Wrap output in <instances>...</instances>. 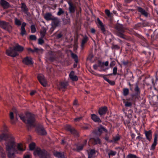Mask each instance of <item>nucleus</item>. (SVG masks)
<instances>
[{"mask_svg":"<svg viewBox=\"0 0 158 158\" xmlns=\"http://www.w3.org/2000/svg\"><path fill=\"white\" fill-rule=\"evenodd\" d=\"M107 110V107H103L100 108L99 111V113L100 115H102L105 114Z\"/></svg>","mask_w":158,"mask_h":158,"instance_id":"24","label":"nucleus"},{"mask_svg":"<svg viewBox=\"0 0 158 158\" xmlns=\"http://www.w3.org/2000/svg\"><path fill=\"white\" fill-rule=\"evenodd\" d=\"M19 117L21 120L30 126H32L35 121L34 115L30 113H27L25 115L20 114Z\"/></svg>","mask_w":158,"mask_h":158,"instance_id":"2","label":"nucleus"},{"mask_svg":"<svg viewBox=\"0 0 158 158\" xmlns=\"http://www.w3.org/2000/svg\"><path fill=\"white\" fill-rule=\"evenodd\" d=\"M127 158H137V156L135 155L130 154L127 156Z\"/></svg>","mask_w":158,"mask_h":158,"instance_id":"44","label":"nucleus"},{"mask_svg":"<svg viewBox=\"0 0 158 158\" xmlns=\"http://www.w3.org/2000/svg\"><path fill=\"white\" fill-rule=\"evenodd\" d=\"M132 0H125V1L129 3L131 2Z\"/></svg>","mask_w":158,"mask_h":158,"instance_id":"62","label":"nucleus"},{"mask_svg":"<svg viewBox=\"0 0 158 158\" xmlns=\"http://www.w3.org/2000/svg\"><path fill=\"white\" fill-rule=\"evenodd\" d=\"M34 154L35 156H38L40 158H48L49 156L46 151L42 150L39 148H37L35 150Z\"/></svg>","mask_w":158,"mask_h":158,"instance_id":"4","label":"nucleus"},{"mask_svg":"<svg viewBox=\"0 0 158 158\" xmlns=\"http://www.w3.org/2000/svg\"><path fill=\"white\" fill-rule=\"evenodd\" d=\"M91 118L95 122L97 123H101L102 121L100 118L96 115L93 114H91Z\"/></svg>","mask_w":158,"mask_h":158,"instance_id":"15","label":"nucleus"},{"mask_svg":"<svg viewBox=\"0 0 158 158\" xmlns=\"http://www.w3.org/2000/svg\"><path fill=\"white\" fill-rule=\"evenodd\" d=\"M119 139V136L118 135H117L113 137V140H111L110 142H112L113 143H116Z\"/></svg>","mask_w":158,"mask_h":158,"instance_id":"35","label":"nucleus"},{"mask_svg":"<svg viewBox=\"0 0 158 158\" xmlns=\"http://www.w3.org/2000/svg\"><path fill=\"white\" fill-rule=\"evenodd\" d=\"M135 90L137 94L139 93V89L137 85L136 86L135 89Z\"/></svg>","mask_w":158,"mask_h":158,"instance_id":"48","label":"nucleus"},{"mask_svg":"<svg viewBox=\"0 0 158 158\" xmlns=\"http://www.w3.org/2000/svg\"><path fill=\"white\" fill-rule=\"evenodd\" d=\"M82 117H80L75 118L74 120L75 122H78L80 121L82 119Z\"/></svg>","mask_w":158,"mask_h":158,"instance_id":"49","label":"nucleus"},{"mask_svg":"<svg viewBox=\"0 0 158 158\" xmlns=\"http://www.w3.org/2000/svg\"><path fill=\"white\" fill-rule=\"evenodd\" d=\"M26 23L25 22L23 23L22 24L20 34L22 36H23L26 33L25 27L26 25Z\"/></svg>","mask_w":158,"mask_h":158,"instance_id":"18","label":"nucleus"},{"mask_svg":"<svg viewBox=\"0 0 158 158\" xmlns=\"http://www.w3.org/2000/svg\"><path fill=\"white\" fill-rule=\"evenodd\" d=\"M105 12V13L108 17H110L111 16V14L109 10H106Z\"/></svg>","mask_w":158,"mask_h":158,"instance_id":"45","label":"nucleus"},{"mask_svg":"<svg viewBox=\"0 0 158 158\" xmlns=\"http://www.w3.org/2000/svg\"><path fill=\"white\" fill-rule=\"evenodd\" d=\"M35 147V144L34 143H32L29 145V147L30 150H33Z\"/></svg>","mask_w":158,"mask_h":158,"instance_id":"41","label":"nucleus"},{"mask_svg":"<svg viewBox=\"0 0 158 158\" xmlns=\"http://www.w3.org/2000/svg\"><path fill=\"white\" fill-rule=\"evenodd\" d=\"M107 131V130L104 127L102 126H100L98 128V134L99 135H100L103 131L106 132Z\"/></svg>","mask_w":158,"mask_h":158,"instance_id":"32","label":"nucleus"},{"mask_svg":"<svg viewBox=\"0 0 158 158\" xmlns=\"http://www.w3.org/2000/svg\"><path fill=\"white\" fill-rule=\"evenodd\" d=\"M123 95L126 96H127L129 94V90L127 88H125L123 89Z\"/></svg>","mask_w":158,"mask_h":158,"instance_id":"38","label":"nucleus"},{"mask_svg":"<svg viewBox=\"0 0 158 158\" xmlns=\"http://www.w3.org/2000/svg\"><path fill=\"white\" fill-rule=\"evenodd\" d=\"M21 8L23 11L25 13H27V9L25 4L23 3H22Z\"/></svg>","mask_w":158,"mask_h":158,"instance_id":"34","label":"nucleus"},{"mask_svg":"<svg viewBox=\"0 0 158 158\" xmlns=\"http://www.w3.org/2000/svg\"><path fill=\"white\" fill-rule=\"evenodd\" d=\"M54 155L58 158H65L63 152H56L54 153Z\"/></svg>","mask_w":158,"mask_h":158,"instance_id":"28","label":"nucleus"},{"mask_svg":"<svg viewBox=\"0 0 158 158\" xmlns=\"http://www.w3.org/2000/svg\"><path fill=\"white\" fill-rule=\"evenodd\" d=\"M0 3L2 6L4 8H7L9 7V3L4 0H1Z\"/></svg>","mask_w":158,"mask_h":158,"instance_id":"22","label":"nucleus"},{"mask_svg":"<svg viewBox=\"0 0 158 158\" xmlns=\"http://www.w3.org/2000/svg\"><path fill=\"white\" fill-rule=\"evenodd\" d=\"M38 78L40 83L43 86L45 87L47 85V82L43 75L41 74L38 75Z\"/></svg>","mask_w":158,"mask_h":158,"instance_id":"8","label":"nucleus"},{"mask_svg":"<svg viewBox=\"0 0 158 158\" xmlns=\"http://www.w3.org/2000/svg\"><path fill=\"white\" fill-rule=\"evenodd\" d=\"M17 148L18 151L22 152L25 150V146L22 143H19L18 144Z\"/></svg>","mask_w":158,"mask_h":158,"instance_id":"17","label":"nucleus"},{"mask_svg":"<svg viewBox=\"0 0 158 158\" xmlns=\"http://www.w3.org/2000/svg\"><path fill=\"white\" fill-rule=\"evenodd\" d=\"M104 78V79L106 81H107V82L108 81H109V79H108L107 77H103Z\"/></svg>","mask_w":158,"mask_h":158,"instance_id":"59","label":"nucleus"},{"mask_svg":"<svg viewBox=\"0 0 158 158\" xmlns=\"http://www.w3.org/2000/svg\"><path fill=\"white\" fill-rule=\"evenodd\" d=\"M71 55L72 57L74 59L75 61L76 62H77L78 61V58L77 55L73 53H72Z\"/></svg>","mask_w":158,"mask_h":158,"instance_id":"40","label":"nucleus"},{"mask_svg":"<svg viewBox=\"0 0 158 158\" xmlns=\"http://www.w3.org/2000/svg\"><path fill=\"white\" fill-rule=\"evenodd\" d=\"M157 136L156 135H155V137L154 139L153 143L152 144L150 148V149L151 150H152L155 149V147L157 144Z\"/></svg>","mask_w":158,"mask_h":158,"instance_id":"14","label":"nucleus"},{"mask_svg":"<svg viewBox=\"0 0 158 158\" xmlns=\"http://www.w3.org/2000/svg\"><path fill=\"white\" fill-rule=\"evenodd\" d=\"M88 40V37L86 36L84 37L83 39L82 40L81 46L83 47L85 44L87 42Z\"/></svg>","mask_w":158,"mask_h":158,"instance_id":"39","label":"nucleus"},{"mask_svg":"<svg viewBox=\"0 0 158 158\" xmlns=\"http://www.w3.org/2000/svg\"><path fill=\"white\" fill-rule=\"evenodd\" d=\"M135 135L134 134H132L131 135V136L133 139L135 138Z\"/></svg>","mask_w":158,"mask_h":158,"instance_id":"61","label":"nucleus"},{"mask_svg":"<svg viewBox=\"0 0 158 158\" xmlns=\"http://www.w3.org/2000/svg\"><path fill=\"white\" fill-rule=\"evenodd\" d=\"M91 31L92 33H95V30L94 28H92L91 29Z\"/></svg>","mask_w":158,"mask_h":158,"instance_id":"57","label":"nucleus"},{"mask_svg":"<svg viewBox=\"0 0 158 158\" xmlns=\"http://www.w3.org/2000/svg\"><path fill=\"white\" fill-rule=\"evenodd\" d=\"M74 105L76 106L78 105L77 102V100H75L73 102Z\"/></svg>","mask_w":158,"mask_h":158,"instance_id":"58","label":"nucleus"},{"mask_svg":"<svg viewBox=\"0 0 158 158\" xmlns=\"http://www.w3.org/2000/svg\"><path fill=\"white\" fill-rule=\"evenodd\" d=\"M62 35H61V34H58L57 35V37L58 38H61L62 37Z\"/></svg>","mask_w":158,"mask_h":158,"instance_id":"60","label":"nucleus"},{"mask_svg":"<svg viewBox=\"0 0 158 158\" xmlns=\"http://www.w3.org/2000/svg\"><path fill=\"white\" fill-rule=\"evenodd\" d=\"M65 129L66 130L70 131L71 133L75 134L76 136L78 135L77 133V131L74 129L72 127L69 125H67L65 127Z\"/></svg>","mask_w":158,"mask_h":158,"instance_id":"11","label":"nucleus"},{"mask_svg":"<svg viewBox=\"0 0 158 158\" xmlns=\"http://www.w3.org/2000/svg\"><path fill=\"white\" fill-rule=\"evenodd\" d=\"M113 48L115 49H118L119 47L117 45H114L113 46Z\"/></svg>","mask_w":158,"mask_h":158,"instance_id":"56","label":"nucleus"},{"mask_svg":"<svg viewBox=\"0 0 158 158\" xmlns=\"http://www.w3.org/2000/svg\"><path fill=\"white\" fill-rule=\"evenodd\" d=\"M0 156L2 158L6 157V155L3 148L0 146Z\"/></svg>","mask_w":158,"mask_h":158,"instance_id":"29","label":"nucleus"},{"mask_svg":"<svg viewBox=\"0 0 158 158\" xmlns=\"http://www.w3.org/2000/svg\"><path fill=\"white\" fill-rule=\"evenodd\" d=\"M23 63L27 65L33 64V62L31 57H26L23 60Z\"/></svg>","mask_w":158,"mask_h":158,"instance_id":"10","label":"nucleus"},{"mask_svg":"<svg viewBox=\"0 0 158 158\" xmlns=\"http://www.w3.org/2000/svg\"><path fill=\"white\" fill-rule=\"evenodd\" d=\"M87 140H85L83 144L77 145H76V149L77 151H79L82 149L83 147L86 144Z\"/></svg>","mask_w":158,"mask_h":158,"instance_id":"13","label":"nucleus"},{"mask_svg":"<svg viewBox=\"0 0 158 158\" xmlns=\"http://www.w3.org/2000/svg\"><path fill=\"white\" fill-rule=\"evenodd\" d=\"M70 78L73 81H77L78 80L77 77L74 75V72L73 71H72L70 72L69 75Z\"/></svg>","mask_w":158,"mask_h":158,"instance_id":"20","label":"nucleus"},{"mask_svg":"<svg viewBox=\"0 0 158 158\" xmlns=\"http://www.w3.org/2000/svg\"><path fill=\"white\" fill-rule=\"evenodd\" d=\"M138 10L141 14L144 15L145 16L147 17L148 15V13L144 10L142 8H141L139 7L138 9Z\"/></svg>","mask_w":158,"mask_h":158,"instance_id":"27","label":"nucleus"},{"mask_svg":"<svg viewBox=\"0 0 158 158\" xmlns=\"http://www.w3.org/2000/svg\"><path fill=\"white\" fill-rule=\"evenodd\" d=\"M146 35L147 36H149V35L148 34H146Z\"/></svg>","mask_w":158,"mask_h":158,"instance_id":"64","label":"nucleus"},{"mask_svg":"<svg viewBox=\"0 0 158 158\" xmlns=\"http://www.w3.org/2000/svg\"><path fill=\"white\" fill-rule=\"evenodd\" d=\"M68 85V83L67 82H62L60 83L58 86V88L59 89L64 88H66Z\"/></svg>","mask_w":158,"mask_h":158,"instance_id":"25","label":"nucleus"},{"mask_svg":"<svg viewBox=\"0 0 158 158\" xmlns=\"http://www.w3.org/2000/svg\"><path fill=\"white\" fill-rule=\"evenodd\" d=\"M47 31L46 29L44 27H42L40 31V33L41 37L43 38L45 36Z\"/></svg>","mask_w":158,"mask_h":158,"instance_id":"31","label":"nucleus"},{"mask_svg":"<svg viewBox=\"0 0 158 158\" xmlns=\"http://www.w3.org/2000/svg\"><path fill=\"white\" fill-rule=\"evenodd\" d=\"M115 64V62L114 61H112L110 63V67H112L114 66Z\"/></svg>","mask_w":158,"mask_h":158,"instance_id":"51","label":"nucleus"},{"mask_svg":"<svg viewBox=\"0 0 158 158\" xmlns=\"http://www.w3.org/2000/svg\"><path fill=\"white\" fill-rule=\"evenodd\" d=\"M97 23L99 27L100 28L102 32L104 33L105 31V28L104 27V25L98 18L97 19Z\"/></svg>","mask_w":158,"mask_h":158,"instance_id":"9","label":"nucleus"},{"mask_svg":"<svg viewBox=\"0 0 158 158\" xmlns=\"http://www.w3.org/2000/svg\"><path fill=\"white\" fill-rule=\"evenodd\" d=\"M109 65V62L106 61L105 62H101L99 61L98 62V64H94L93 65V68L94 69H97L99 67L100 68V69L99 71H105L109 69V67H108Z\"/></svg>","mask_w":158,"mask_h":158,"instance_id":"3","label":"nucleus"},{"mask_svg":"<svg viewBox=\"0 0 158 158\" xmlns=\"http://www.w3.org/2000/svg\"><path fill=\"white\" fill-rule=\"evenodd\" d=\"M43 38L40 39L38 40V43L40 44H42L44 43V41L42 39Z\"/></svg>","mask_w":158,"mask_h":158,"instance_id":"52","label":"nucleus"},{"mask_svg":"<svg viewBox=\"0 0 158 158\" xmlns=\"http://www.w3.org/2000/svg\"><path fill=\"white\" fill-rule=\"evenodd\" d=\"M145 134L146 139L149 141H150L152 138V132L151 130L148 131H145Z\"/></svg>","mask_w":158,"mask_h":158,"instance_id":"16","label":"nucleus"},{"mask_svg":"<svg viewBox=\"0 0 158 158\" xmlns=\"http://www.w3.org/2000/svg\"><path fill=\"white\" fill-rule=\"evenodd\" d=\"M6 54L8 56L13 57H15L19 55L18 52L15 51L14 48H11L6 50Z\"/></svg>","mask_w":158,"mask_h":158,"instance_id":"5","label":"nucleus"},{"mask_svg":"<svg viewBox=\"0 0 158 158\" xmlns=\"http://www.w3.org/2000/svg\"><path fill=\"white\" fill-rule=\"evenodd\" d=\"M68 3L69 6V10L70 12H74L75 11V9L72 3L70 2H68Z\"/></svg>","mask_w":158,"mask_h":158,"instance_id":"30","label":"nucleus"},{"mask_svg":"<svg viewBox=\"0 0 158 158\" xmlns=\"http://www.w3.org/2000/svg\"><path fill=\"white\" fill-rule=\"evenodd\" d=\"M125 106L127 107H130L132 105L131 102H125Z\"/></svg>","mask_w":158,"mask_h":158,"instance_id":"46","label":"nucleus"},{"mask_svg":"<svg viewBox=\"0 0 158 158\" xmlns=\"http://www.w3.org/2000/svg\"><path fill=\"white\" fill-rule=\"evenodd\" d=\"M64 12V11L62 10V9L59 8V11L57 13V15H60L62 14H63Z\"/></svg>","mask_w":158,"mask_h":158,"instance_id":"43","label":"nucleus"},{"mask_svg":"<svg viewBox=\"0 0 158 158\" xmlns=\"http://www.w3.org/2000/svg\"><path fill=\"white\" fill-rule=\"evenodd\" d=\"M15 23L16 25L18 26H19L21 24L22 22L19 19L17 18L15 19Z\"/></svg>","mask_w":158,"mask_h":158,"instance_id":"36","label":"nucleus"},{"mask_svg":"<svg viewBox=\"0 0 158 158\" xmlns=\"http://www.w3.org/2000/svg\"><path fill=\"white\" fill-rule=\"evenodd\" d=\"M31 33H34L36 31V28L34 25H32L31 27Z\"/></svg>","mask_w":158,"mask_h":158,"instance_id":"42","label":"nucleus"},{"mask_svg":"<svg viewBox=\"0 0 158 158\" xmlns=\"http://www.w3.org/2000/svg\"><path fill=\"white\" fill-rule=\"evenodd\" d=\"M30 38L32 40H35L36 39V37L34 35H31L30 36Z\"/></svg>","mask_w":158,"mask_h":158,"instance_id":"47","label":"nucleus"},{"mask_svg":"<svg viewBox=\"0 0 158 158\" xmlns=\"http://www.w3.org/2000/svg\"><path fill=\"white\" fill-rule=\"evenodd\" d=\"M23 158H31V156L29 155H26L24 156Z\"/></svg>","mask_w":158,"mask_h":158,"instance_id":"55","label":"nucleus"},{"mask_svg":"<svg viewBox=\"0 0 158 158\" xmlns=\"http://www.w3.org/2000/svg\"><path fill=\"white\" fill-rule=\"evenodd\" d=\"M89 141L94 144L100 143L101 142L100 139L98 137H96L94 138H91L89 139Z\"/></svg>","mask_w":158,"mask_h":158,"instance_id":"12","label":"nucleus"},{"mask_svg":"<svg viewBox=\"0 0 158 158\" xmlns=\"http://www.w3.org/2000/svg\"><path fill=\"white\" fill-rule=\"evenodd\" d=\"M110 81H108V82L110 85H114L115 84V82L114 81H111L109 80Z\"/></svg>","mask_w":158,"mask_h":158,"instance_id":"53","label":"nucleus"},{"mask_svg":"<svg viewBox=\"0 0 158 158\" xmlns=\"http://www.w3.org/2000/svg\"><path fill=\"white\" fill-rule=\"evenodd\" d=\"M27 50L29 52H38V51L39 50L37 48H35L34 49V50H32L31 48H27Z\"/></svg>","mask_w":158,"mask_h":158,"instance_id":"37","label":"nucleus"},{"mask_svg":"<svg viewBox=\"0 0 158 158\" xmlns=\"http://www.w3.org/2000/svg\"><path fill=\"white\" fill-rule=\"evenodd\" d=\"M10 119L11 123L12 124L15 123V121L14 120V116L13 112H10Z\"/></svg>","mask_w":158,"mask_h":158,"instance_id":"33","label":"nucleus"},{"mask_svg":"<svg viewBox=\"0 0 158 158\" xmlns=\"http://www.w3.org/2000/svg\"><path fill=\"white\" fill-rule=\"evenodd\" d=\"M117 68L116 67H114V68L113 70V74L114 75H116L117 73Z\"/></svg>","mask_w":158,"mask_h":158,"instance_id":"50","label":"nucleus"},{"mask_svg":"<svg viewBox=\"0 0 158 158\" xmlns=\"http://www.w3.org/2000/svg\"><path fill=\"white\" fill-rule=\"evenodd\" d=\"M38 133L41 135H45L47 134L46 132L43 127H39L37 130Z\"/></svg>","mask_w":158,"mask_h":158,"instance_id":"21","label":"nucleus"},{"mask_svg":"<svg viewBox=\"0 0 158 158\" xmlns=\"http://www.w3.org/2000/svg\"><path fill=\"white\" fill-rule=\"evenodd\" d=\"M5 140L6 150L9 158H14V152L15 143V138L12 134L10 133H3L0 135V141L2 140Z\"/></svg>","mask_w":158,"mask_h":158,"instance_id":"1","label":"nucleus"},{"mask_svg":"<svg viewBox=\"0 0 158 158\" xmlns=\"http://www.w3.org/2000/svg\"><path fill=\"white\" fill-rule=\"evenodd\" d=\"M36 92V91L35 90H31V92L30 93V94L31 95H33Z\"/></svg>","mask_w":158,"mask_h":158,"instance_id":"54","label":"nucleus"},{"mask_svg":"<svg viewBox=\"0 0 158 158\" xmlns=\"http://www.w3.org/2000/svg\"><path fill=\"white\" fill-rule=\"evenodd\" d=\"M95 151L94 149L90 150L88 152V158H93L95 156Z\"/></svg>","mask_w":158,"mask_h":158,"instance_id":"26","label":"nucleus"},{"mask_svg":"<svg viewBox=\"0 0 158 158\" xmlns=\"http://www.w3.org/2000/svg\"><path fill=\"white\" fill-rule=\"evenodd\" d=\"M64 143V140H62L61 141V143L63 144Z\"/></svg>","mask_w":158,"mask_h":158,"instance_id":"63","label":"nucleus"},{"mask_svg":"<svg viewBox=\"0 0 158 158\" xmlns=\"http://www.w3.org/2000/svg\"><path fill=\"white\" fill-rule=\"evenodd\" d=\"M14 49L15 51L17 52H21L23 51L24 48L18 44L14 47Z\"/></svg>","mask_w":158,"mask_h":158,"instance_id":"19","label":"nucleus"},{"mask_svg":"<svg viewBox=\"0 0 158 158\" xmlns=\"http://www.w3.org/2000/svg\"><path fill=\"white\" fill-rule=\"evenodd\" d=\"M0 27L8 31H10L11 29L10 25L8 23L4 21H0Z\"/></svg>","mask_w":158,"mask_h":158,"instance_id":"6","label":"nucleus"},{"mask_svg":"<svg viewBox=\"0 0 158 158\" xmlns=\"http://www.w3.org/2000/svg\"><path fill=\"white\" fill-rule=\"evenodd\" d=\"M106 153H107L110 158L111 156H114L116 154V152L115 151H114L106 149Z\"/></svg>","mask_w":158,"mask_h":158,"instance_id":"23","label":"nucleus"},{"mask_svg":"<svg viewBox=\"0 0 158 158\" xmlns=\"http://www.w3.org/2000/svg\"><path fill=\"white\" fill-rule=\"evenodd\" d=\"M44 17L46 20L49 21L52 20L53 21V23H54V21L57 22L58 21L57 18L54 17L50 13L45 14L44 15Z\"/></svg>","mask_w":158,"mask_h":158,"instance_id":"7","label":"nucleus"}]
</instances>
